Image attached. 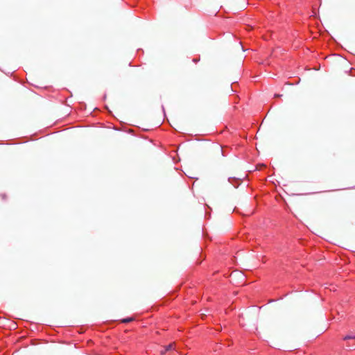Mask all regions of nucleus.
I'll list each match as a JSON object with an SVG mask.
<instances>
[{"mask_svg":"<svg viewBox=\"0 0 355 355\" xmlns=\"http://www.w3.org/2000/svg\"><path fill=\"white\" fill-rule=\"evenodd\" d=\"M132 320L133 319L132 318H127L123 319L122 320V322L128 323V322H130L132 321Z\"/></svg>","mask_w":355,"mask_h":355,"instance_id":"nucleus-3","label":"nucleus"},{"mask_svg":"<svg viewBox=\"0 0 355 355\" xmlns=\"http://www.w3.org/2000/svg\"><path fill=\"white\" fill-rule=\"evenodd\" d=\"M344 340H352L353 345H355V335H347L343 338Z\"/></svg>","mask_w":355,"mask_h":355,"instance_id":"nucleus-2","label":"nucleus"},{"mask_svg":"<svg viewBox=\"0 0 355 355\" xmlns=\"http://www.w3.org/2000/svg\"><path fill=\"white\" fill-rule=\"evenodd\" d=\"M174 349V343H170L164 347V349L161 351L162 354H164L167 351Z\"/></svg>","mask_w":355,"mask_h":355,"instance_id":"nucleus-1","label":"nucleus"}]
</instances>
